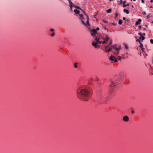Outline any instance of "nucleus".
Masks as SVG:
<instances>
[{
    "label": "nucleus",
    "mask_w": 153,
    "mask_h": 153,
    "mask_svg": "<svg viewBox=\"0 0 153 153\" xmlns=\"http://www.w3.org/2000/svg\"><path fill=\"white\" fill-rule=\"evenodd\" d=\"M76 94L79 99L85 101H88L91 96V91L85 86L78 88L76 91Z\"/></svg>",
    "instance_id": "f257e3e1"
},
{
    "label": "nucleus",
    "mask_w": 153,
    "mask_h": 153,
    "mask_svg": "<svg viewBox=\"0 0 153 153\" xmlns=\"http://www.w3.org/2000/svg\"><path fill=\"white\" fill-rule=\"evenodd\" d=\"M75 8L80 9V10H81L82 12L83 13L84 15L85 16L86 18V24H85L84 21L83 20H82V23L85 25V26H87L88 28H89L90 27V25L89 24V18L88 16L87 15V14L85 12L83 11L82 9L80 8L79 6H76V7H75Z\"/></svg>",
    "instance_id": "f03ea898"
},
{
    "label": "nucleus",
    "mask_w": 153,
    "mask_h": 153,
    "mask_svg": "<svg viewBox=\"0 0 153 153\" xmlns=\"http://www.w3.org/2000/svg\"><path fill=\"white\" fill-rule=\"evenodd\" d=\"M101 38L104 40L103 41H98V42L99 44H106L109 40L110 38L107 35H105V37H100Z\"/></svg>",
    "instance_id": "7ed1b4c3"
},
{
    "label": "nucleus",
    "mask_w": 153,
    "mask_h": 153,
    "mask_svg": "<svg viewBox=\"0 0 153 153\" xmlns=\"http://www.w3.org/2000/svg\"><path fill=\"white\" fill-rule=\"evenodd\" d=\"M110 86L111 87H113L116 85V83L117 82V81H118V80H117L116 79L114 78L110 79Z\"/></svg>",
    "instance_id": "20e7f679"
},
{
    "label": "nucleus",
    "mask_w": 153,
    "mask_h": 153,
    "mask_svg": "<svg viewBox=\"0 0 153 153\" xmlns=\"http://www.w3.org/2000/svg\"><path fill=\"white\" fill-rule=\"evenodd\" d=\"M113 49H115V51H112L113 52L115 53V55H117L118 53V51L120 50V48H116V45H114L110 46L109 49V50H110V51Z\"/></svg>",
    "instance_id": "39448f33"
},
{
    "label": "nucleus",
    "mask_w": 153,
    "mask_h": 153,
    "mask_svg": "<svg viewBox=\"0 0 153 153\" xmlns=\"http://www.w3.org/2000/svg\"><path fill=\"white\" fill-rule=\"evenodd\" d=\"M94 39L97 42L96 43H94V42H92V45L94 46L95 48H97V47L99 48L100 47L99 46L97 45V44L99 43L97 41H99V38L98 37H96V38H94Z\"/></svg>",
    "instance_id": "423d86ee"
},
{
    "label": "nucleus",
    "mask_w": 153,
    "mask_h": 153,
    "mask_svg": "<svg viewBox=\"0 0 153 153\" xmlns=\"http://www.w3.org/2000/svg\"><path fill=\"white\" fill-rule=\"evenodd\" d=\"M97 32L96 31V30L94 29H93L91 31V34L92 36H94V38H96L97 37Z\"/></svg>",
    "instance_id": "0eeeda50"
},
{
    "label": "nucleus",
    "mask_w": 153,
    "mask_h": 153,
    "mask_svg": "<svg viewBox=\"0 0 153 153\" xmlns=\"http://www.w3.org/2000/svg\"><path fill=\"white\" fill-rule=\"evenodd\" d=\"M110 59L113 61H114V62H117V59L115 58V57L113 56H111L110 57Z\"/></svg>",
    "instance_id": "6e6552de"
},
{
    "label": "nucleus",
    "mask_w": 153,
    "mask_h": 153,
    "mask_svg": "<svg viewBox=\"0 0 153 153\" xmlns=\"http://www.w3.org/2000/svg\"><path fill=\"white\" fill-rule=\"evenodd\" d=\"M123 120L124 121L127 122L129 121V118L127 116H125L123 117Z\"/></svg>",
    "instance_id": "1a4fd4ad"
},
{
    "label": "nucleus",
    "mask_w": 153,
    "mask_h": 153,
    "mask_svg": "<svg viewBox=\"0 0 153 153\" xmlns=\"http://www.w3.org/2000/svg\"><path fill=\"white\" fill-rule=\"evenodd\" d=\"M68 2L69 4V6L70 8V10H71V11H72V7H73V5L74 4L71 1V0H70Z\"/></svg>",
    "instance_id": "9d476101"
},
{
    "label": "nucleus",
    "mask_w": 153,
    "mask_h": 153,
    "mask_svg": "<svg viewBox=\"0 0 153 153\" xmlns=\"http://www.w3.org/2000/svg\"><path fill=\"white\" fill-rule=\"evenodd\" d=\"M104 96L103 95H100L98 97V100L99 101L102 102L103 99V98Z\"/></svg>",
    "instance_id": "9b49d317"
},
{
    "label": "nucleus",
    "mask_w": 153,
    "mask_h": 153,
    "mask_svg": "<svg viewBox=\"0 0 153 153\" xmlns=\"http://www.w3.org/2000/svg\"><path fill=\"white\" fill-rule=\"evenodd\" d=\"M109 98H108V95L106 96L105 97H104L102 102H105L108 100Z\"/></svg>",
    "instance_id": "f8f14e48"
},
{
    "label": "nucleus",
    "mask_w": 153,
    "mask_h": 153,
    "mask_svg": "<svg viewBox=\"0 0 153 153\" xmlns=\"http://www.w3.org/2000/svg\"><path fill=\"white\" fill-rule=\"evenodd\" d=\"M142 20L141 19H139L138 20V21H137L135 23V25H137L140 23V22H141Z\"/></svg>",
    "instance_id": "ddd939ff"
},
{
    "label": "nucleus",
    "mask_w": 153,
    "mask_h": 153,
    "mask_svg": "<svg viewBox=\"0 0 153 153\" xmlns=\"http://www.w3.org/2000/svg\"><path fill=\"white\" fill-rule=\"evenodd\" d=\"M109 45H107L105 47V51L106 52H109L110 51V50H109L108 48Z\"/></svg>",
    "instance_id": "4468645a"
},
{
    "label": "nucleus",
    "mask_w": 153,
    "mask_h": 153,
    "mask_svg": "<svg viewBox=\"0 0 153 153\" xmlns=\"http://www.w3.org/2000/svg\"><path fill=\"white\" fill-rule=\"evenodd\" d=\"M123 11L124 12H125L127 14H128L129 13V11L128 10L126 9H124Z\"/></svg>",
    "instance_id": "2eb2a0df"
},
{
    "label": "nucleus",
    "mask_w": 153,
    "mask_h": 153,
    "mask_svg": "<svg viewBox=\"0 0 153 153\" xmlns=\"http://www.w3.org/2000/svg\"><path fill=\"white\" fill-rule=\"evenodd\" d=\"M74 12L76 14H77L79 13V10H74Z\"/></svg>",
    "instance_id": "dca6fc26"
},
{
    "label": "nucleus",
    "mask_w": 153,
    "mask_h": 153,
    "mask_svg": "<svg viewBox=\"0 0 153 153\" xmlns=\"http://www.w3.org/2000/svg\"><path fill=\"white\" fill-rule=\"evenodd\" d=\"M139 39H142V40H144L145 39V37L143 36H141L139 37Z\"/></svg>",
    "instance_id": "f3484780"
},
{
    "label": "nucleus",
    "mask_w": 153,
    "mask_h": 153,
    "mask_svg": "<svg viewBox=\"0 0 153 153\" xmlns=\"http://www.w3.org/2000/svg\"><path fill=\"white\" fill-rule=\"evenodd\" d=\"M122 23H123V22L122 21V20L121 19H120L119 20V22H118L119 24L120 25H121V24H122Z\"/></svg>",
    "instance_id": "a211bd4d"
},
{
    "label": "nucleus",
    "mask_w": 153,
    "mask_h": 153,
    "mask_svg": "<svg viewBox=\"0 0 153 153\" xmlns=\"http://www.w3.org/2000/svg\"><path fill=\"white\" fill-rule=\"evenodd\" d=\"M79 18L80 19H82L83 18V15L82 14H79Z\"/></svg>",
    "instance_id": "6ab92c4d"
},
{
    "label": "nucleus",
    "mask_w": 153,
    "mask_h": 153,
    "mask_svg": "<svg viewBox=\"0 0 153 153\" xmlns=\"http://www.w3.org/2000/svg\"><path fill=\"white\" fill-rule=\"evenodd\" d=\"M111 9H108V10H106V12H107V13H110V12H111Z\"/></svg>",
    "instance_id": "aec40b11"
},
{
    "label": "nucleus",
    "mask_w": 153,
    "mask_h": 153,
    "mask_svg": "<svg viewBox=\"0 0 153 153\" xmlns=\"http://www.w3.org/2000/svg\"><path fill=\"white\" fill-rule=\"evenodd\" d=\"M77 64H78V63H74V68H77Z\"/></svg>",
    "instance_id": "412c9836"
},
{
    "label": "nucleus",
    "mask_w": 153,
    "mask_h": 153,
    "mask_svg": "<svg viewBox=\"0 0 153 153\" xmlns=\"http://www.w3.org/2000/svg\"><path fill=\"white\" fill-rule=\"evenodd\" d=\"M129 6V4H124L123 5V7H125L127 6Z\"/></svg>",
    "instance_id": "4be33fe9"
},
{
    "label": "nucleus",
    "mask_w": 153,
    "mask_h": 153,
    "mask_svg": "<svg viewBox=\"0 0 153 153\" xmlns=\"http://www.w3.org/2000/svg\"><path fill=\"white\" fill-rule=\"evenodd\" d=\"M140 47L141 48H143V44L142 43H140Z\"/></svg>",
    "instance_id": "5701e85b"
},
{
    "label": "nucleus",
    "mask_w": 153,
    "mask_h": 153,
    "mask_svg": "<svg viewBox=\"0 0 153 153\" xmlns=\"http://www.w3.org/2000/svg\"><path fill=\"white\" fill-rule=\"evenodd\" d=\"M117 16H118V14L117 13H116L115 15V19H116L117 18Z\"/></svg>",
    "instance_id": "b1692460"
},
{
    "label": "nucleus",
    "mask_w": 153,
    "mask_h": 153,
    "mask_svg": "<svg viewBox=\"0 0 153 153\" xmlns=\"http://www.w3.org/2000/svg\"><path fill=\"white\" fill-rule=\"evenodd\" d=\"M150 42L152 44H153V39H150Z\"/></svg>",
    "instance_id": "393cba45"
},
{
    "label": "nucleus",
    "mask_w": 153,
    "mask_h": 153,
    "mask_svg": "<svg viewBox=\"0 0 153 153\" xmlns=\"http://www.w3.org/2000/svg\"><path fill=\"white\" fill-rule=\"evenodd\" d=\"M102 21L104 23H108V22L106 21L105 20H103Z\"/></svg>",
    "instance_id": "a878e982"
},
{
    "label": "nucleus",
    "mask_w": 153,
    "mask_h": 153,
    "mask_svg": "<svg viewBox=\"0 0 153 153\" xmlns=\"http://www.w3.org/2000/svg\"><path fill=\"white\" fill-rule=\"evenodd\" d=\"M55 35V33H54L53 32L51 34V36L52 37L53 36Z\"/></svg>",
    "instance_id": "bb28decb"
},
{
    "label": "nucleus",
    "mask_w": 153,
    "mask_h": 153,
    "mask_svg": "<svg viewBox=\"0 0 153 153\" xmlns=\"http://www.w3.org/2000/svg\"><path fill=\"white\" fill-rule=\"evenodd\" d=\"M117 59H119V60H120L121 59V57L120 56H117Z\"/></svg>",
    "instance_id": "cd10ccee"
},
{
    "label": "nucleus",
    "mask_w": 153,
    "mask_h": 153,
    "mask_svg": "<svg viewBox=\"0 0 153 153\" xmlns=\"http://www.w3.org/2000/svg\"><path fill=\"white\" fill-rule=\"evenodd\" d=\"M140 39H137L136 40V41L137 42H139V43L140 42Z\"/></svg>",
    "instance_id": "c85d7f7f"
},
{
    "label": "nucleus",
    "mask_w": 153,
    "mask_h": 153,
    "mask_svg": "<svg viewBox=\"0 0 153 153\" xmlns=\"http://www.w3.org/2000/svg\"><path fill=\"white\" fill-rule=\"evenodd\" d=\"M150 14H149L148 16H147V18L148 19H149V18L150 17Z\"/></svg>",
    "instance_id": "c756f323"
},
{
    "label": "nucleus",
    "mask_w": 153,
    "mask_h": 153,
    "mask_svg": "<svg viewBox=\"0 0 153 153\" xmlns=\"http://www.w3.org/2000/svg\"><path fill=\"white\" fill-rule=\"evenodd\" d=\"M138 35L140 36H142V33L141 32H139L138 33Z\"/></svg>",
    "instance_id": "7c9ffc66"
},
{
    "label": "nucleus",
    "mask_w": 153,
    "mask_h": 153,
    "mask_svg": "<svg viewBox=\"0 0 153 153\" xmlns=\"http://www.w3.org/2000/svg\"><path fill=\"white\" fill-rule=\"evenodd\" d=\"M50 31L51 32H53L54 31V29H51L50 30Z\"/></svg>",
    "instance_id": "2f4dec72"
},
{
    "label": "nucleus",
    "mask_w": 153,
    "mask_h": 153,
    "mask_svg": "<svg viewBox=\"0 0 153 153\" xmlns=\"http://www.w3.org/2000/svg\"><path fill=\"white\" fill-rule=\"evenodd\" d=\"M141 49H142V51H143V52H145V51H144V48H141Z\"/></svg>",
    "instance_id": "473e14b6"
},
{
    "label": "nucleus",
    "mask_w": 153,
    "mask_h": 153,
    "mask_svg": "<svg viewBox=\"0 0 153 153\" xmlns=\"http://www.w3.org/2000/svg\"><path fill=\"white\" fill-rule=\"evenodd\" d=\"M99 30V28L98 27H97L96 28V30Z\"/></svg>",
    "instance_id": "72a5a7b5"
},
{
    "label": "nucleus",
    "mask_w": 153,
    "mask_h": 153,
    "mask_svg": "<svg viewBox=\"0 0 153 153\" xmlns=\"http://www.w3.org/2000/svg\"><path fill=\"white\" fill-rule=\"evenodd\" d=\"M126 2V1H124L123 2V5L124 4H125Z\"/></svg>",
    "instance_id": "f704fd0d"
},
{
    "label": "nucleus",
    "mask_w": 153,
    "mask_h": 153,
    "mask_svg": "<svg viewBox=\"0 0 153 153\" xmlns=\"http://www.w3.org/2000/svg\"><path fill=\"white\" fill-rule=\"evenodd\" d=\"M143 14L144 15H146V12L144 11L143 12Z\"/></svg>",
    "instance_id": "c9c22d12"
},
{
    "label": "nucleus",
    "mask_w": 153,
    "mask_h": 153,
    "mask_svg": "<svg viewBox=\"0 0 153 153\" xmlns=\"http://www.w3.org/2000/svg\"><path fill=\"white\" fill-rule=\"evenodd\" d=\"M125 47L126 48V49H128V45H125Z\"/></svg>",
    "instance_id": "e433bc0d"
},
{
    "label": "nucleus",
    "mask_w": 153,
    "mask_h": 153,
    "mask_svg": "<svg viewBox=\"0 0 153 153\" xmlns=\"http://www.w3.org/2000/svg\"><path fill=\"white\" fill-rule=\"evenodd\" d=\"M120 4H121L123 3V2L122 1V0H120Z\"/></svg>",
    "instance_id": "4c0bfd02"
},
{
    "label": "nucleus",
    "mask_w": 153,
    "mask_h": 153,
    "mask_svg": "<svg viewBox=\"0 0 153 153\" xmlns=\"http://www.w3.org/2000/svg\"><path fill=\"white\" fill-rule=\"evenodd\" d=\"M139 28L140 29H141L142 28V26H139Z\"/></svg>",
    "instance_id": "58836bf2"
},
{
    "label": "nucleus",
    "mask_w": 153,
    "mask_h": 153,
    "mask_svg": "<svg viewBox=\"0 0 153 153\" xmlns=\"http://www.w3.org/2000/svg\"><path fill=\"white\" fill-rule=\"evenodd\" d=\"M131 113H132V114H133L134 113V111L133 110H132L131 111Z\"/></svg>",
    "instance_id": "ea45409f"
},
{
    "label": "nucleus",
    "mask_w": 153,
    "mask_h": 153,
    "mask_svg": "<svg viewBox=\"0 0 153 153\" xmlns=\"http://www.w3.org/2000/svg\"><path fill=\"white\" fill-rule=\"evenodd\" d=\"M74 7L75 8V7H76V6L74 4L73 5V7Z\"/></svg>",
    "instance_id": "a19ab883"
},
{
    "label": "nucleus",
    "mask_w": 153,
    "mask_h": 153,
    "mask_svg": "<svg viewBox=\"0 0 153 153\" xmlns=\"http://www.w3.org/2000/svg\"><path fill=\"white\" fill-rule=\"evenodd\" d=\"M123 20H125L126 19V18L125 17H123Z\"/></svg>",
    "instance_id": "79ce46f5"
},
{
    "label": "nucleus",
    "mask_w": 153,
    "mask_h": 153,
    "mask_svg": "<svg viewBox=\"0 0 153 153\" xmlns=\"http://www.w3.org/2000/svg\"><path fill=\"white\" fill-rule=\"evenodd\" d=\"M141 2L142 3H144V1L143 0H141Z\"/></svg>",
    "instance_id": "37998d69"
},
{
    "label": "nucleus",
    "mask_w": 153,
    "mask_h": 153,
    "mask_svg": "<svg viewBox=\"0 0 153 153\" xmlns=\"http://www.w3.org/2000/svg\"><path fill=\"white\" fill-rule=\"evenodd\" d=\"M111 44V42H110V43H109V45H109V46Z\"/></svg>",
    "instance_id": "c03bdc74"
},
{
    "label": "nucleus",
    "mask_w": 153,
    "mask_h": 153,
    "mask_svg": "<svg viewBox=\"0 0 153 153\" xmlns=\"http://www.w3.org/2000/svg\"><path fill=\"white\" fill-rule=\"evenodd\" d=\"M112 24L113 25H116V24L115 23H112Z\"/></svg>",
    "instance_id": "a18cd8bd"
},
{
    "label": "nucleus",
    "mask_w": 153,
    "mask_h": 153,
    "mask_svg": "<svg viewBox=\"0 0 153 153\" xmlns=\"http://www.w3.org/2000/svg\"><path fill=\"white\" fill-rule=\"evenodd\" d=\"M150 2L152 3L153 2V0H151Z\"/></svg>",
    "instance_id": "49530a36"
},
{
    "label": "nucleus",
    "mask_w": 153,
    "mask_h": 153,
    "mask_svg": "<svg viewBox=\"0 0 153 153\" xmlns=\"http://www.w3.org/2000/svg\"><path fill=\"white\" fill-rule=\"evenodd\" d=\"M150 8H152L153 7L152 6H151L149 7Z\"/></svg>",
    "instance_id": "de8ad7c7"
},
{
    "label": "nucleus",
    "mask_w": 153,
    "mask_h": 153,
    "mask_svg": "<svg viewBox=\"0 0 153 153\" xmlns=\"http://www.w3.org/2000/svg\"><path fill=\"white\" fill-rule=\"evenodd\" d=\"M143 35L144 36H145V33H143Z\"/></svg>",
    "instance_id": "09e8293b"
},
{
    "label": "nucleus",
    "mask_w": 153,
    "mask_h": 153,
    "mask_svg": "<svg viewBox=\"0 0 153 153\" xmlns=\"http://www.w3.org/2000/svg\"><path fill=\"white\" fill-rule=\"evenodd\" d=\"M110 93H113V92L112 91H110Z\"/></svg>",
    "instance_id": "8fccbe9b"
},
{
    "label": "nucleus",
    "mask_w": 153,
    "mask_h": 153,
    "mask_svg": "<svg viewBox=\"0 0 153 153\" xmlns=\"http://www.w3.org/2000/svg\"><path fill=\"white\" fill-rule=\"evenodd\" d=\"M144 53H145V54H146V56H147V54H146L145 52H144Z\"/></svg>",
    "instance_id": "3c124183"
},
{
    "label": "nucleus",
    "mask_w": 153,
    "mask_h": 153,
    "mask_svg": "<svg viewBox=\"0 0 153 153\" xmlns=\"http://www.w3.org/2000/svg\"><path fill=\"white\" fill-rule=\"evenodd\" d=\"M131 7H132V8H134V6L133 5H132Z\"/></svg>",
    "instance_id": "603ef678"
},
{
    "label": "nucleus",
    "mask_w": 153,
    "mask_h": 153,
    "mask_svg": "<svg viewBox=\"0 0 153 153\" xmlns=\"http://www.w3.org/2000/svg\"><path fill=\"white\" fill-rule=\"evenodd\" d=\"M143 30H146V29L145 28H143Z\"/></svg>",
    "instance_id": "864d4df0"
},
{
    "label": "nucleus",
    "mask_w": 153,
    "mask_h": 153,
    "mask_svg": "<svg viewBox=\"0 0 153 153\" xmlns=\"http://www.w3.org/2000/svg\"><path fill=\"white\" fill-rule=\"evenodd\" d=\"M136 0H133V1H135Z\"/></svg>",
    "instance_id": "5fc2aeb1"
},
{
    "label": "nucleus",
    "mask_w": 153,
    "mask_h": 153,
    "mask_svg": "<svg viewBox=\"0 0 153 153\" xmlns=\"http://www.w3.org/2000/svg\"><path fill=\"white\" fill-rule=\"evenodd\" d=\"M152 75H153V73L152 74Z\"/></svg>",
    "instance_id": "6e6d98bb"
},
{
    "label": "nucleus",
    "mask_w": 153,
    "mask_h": 153,
    "mask_svg": "<svg viewBox=\"0 0 153 153\" xmlns=\"http://www.w3.org/2000/svg\"><path fill=\"white\" fill-rule=\"evenodd\" d=\"M140 56H141V53H140Z\"/></svg>",
    "instance_id": "4d7b16f0"
},
{
    "label": "nucleus",
    "mask_w": 153,
    "mask_h": 153,
    "mask_svg": "<svg viewBox=\"0 0 153 153\" xmlns=\"http://www.w3.org/2000/svg\"><path fill=\"white\" fill-rule=\"evenodd\" d=\"M96 15H95V16H95H95H96Z\"/></svg>",
    "instance_id": "13d9d810"
},
{
    "label": "nucleus",
    "mask_w": 153,
    "mask_h": 153,
    "mask_svg": "<svg viewBox=\"0 0 153 153\" xmlns=\"http://www.w3.org/2000/svg\"><path fill=\"white\" fill-rule=\"evenodd\" d=\"M152 23H153V21L152 22Z\"/></svg>",
    "instance_id": "bf43d9fd"
},
{
    "label": "nucleus",
    "mask_w": 153,
    "mask_h": 153,
    "mask_svg": "<svg viewBox=\"0 0 153 153\" xmlns=\"http://www.w3.org/2000/svg\"><path fill=\"white\" fill-rule=\"evenodd\" d=\"M138 48H137V50H138Z\"/></svg>",
    "instance_id": "052dcab7"
}]
</instances>
